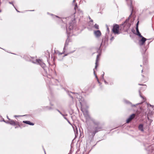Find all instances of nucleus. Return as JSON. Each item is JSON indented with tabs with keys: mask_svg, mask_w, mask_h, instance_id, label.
<instances>
[{
	"mask_svg": "<svg viewBox=\"0 0 154 154\" xmlns=\"http://www.w3.org/2000/svg\"><path fill=\"white\" fill-rule=\"evenodd\" d=\"M75 26V24L74 22L70 23L69 27L66 29V32L68 34L71 33V32H69V30L71 32V30L73 29L74 27Z\"/></svg>",
	"mask_w": 154,
	"mask_h": 154,
	"instance_id": "nucleus-3",
	"label": "nucleus"
},
{
	"mask_svg": "<svg viewBox=\"0 0 154 154\" xmlns=\"http://www.w3.org/2000/svg\"><path fill=\"white\" fill-rule=\"evenodd\" d=\"M132 119H131V118H129L126 121V122L127 123H128Z\"/></svg>",
	"mask_w": 154,
	"mask_h": 154,
	"instance_id": "nucleus-16",
	"label": "nucleus"
},
{
	"mask_svg": "<svg viewBox=\"0 0 154 154\" xmlns=\"http://www.w3.org/2000/svg\"><path fill=\"white\" fill-rule=\"evenodd\" d=\"M99 55H98L97 56V59H96V63H95V68L96 69L97 67V66H98V64H97V62H98V58L99 57Z\"/></svg>",
	"mask_w": 154,
	"mask_h": 154,
	"instance_id": "nucleus-12",
	"label": "nucleus"
},
{
	"mask_svg": "<svg viewBox=\"0 0 154 154\" xmlns=\"http://www.w3.org/2000/svg\"><path fill=\"white\" fill-rule=\"evenodd\" d=\"M95 76H96V78L97 79V81H98V82L99 83V82L98 80V78H97V76L96 75H95Z\"/></svg>",
	"mask_w": 154,
	"mask_h": 154,
	"instance_id": "nucleus-19",
	"label": "nucleus"
},
{
	"mask_svg": "<svg viewBox=\"0 0 154 154\" xmlns=\"http://www.w3.org/2000/svg\"><path fill=\"white\" fill-rule=\"evenodd\" d=\"M90 21H91V22H93V20H90Z\"/></svg>",
	"mask_w": 154,
	"mask_h": 154,
	"instance_id": "nucleus-23",
	"label": "nucleus"
},
{
	"mask_svg": "<svg viewBox=\"0 0 154 154\" xmlns=\"http://www.w3.org/2000/svg\"><path fill=\"white\" fill-rule=\"evenodd\" d=\"M96 132H95V133H94V134H95V133Z\"/></svg>",
	"mask_w": 154,
	"mask_h": 154,
	"instance_id": "nucleus-33",
	"label": "nucleus"
},
{
	"mask_svg": "<svg viewBox=\"0 0 154 154\" xmlns=\"http://www.w3.org/2000/svg\"><path fill=\"white\" fill-rule=\"evenodd\" d=\"M104 72H103V74L102 75V78L103 79V76L104 75Z\"/></svg>",
	"mask_w": 154,
	"mask_h": 154,
	"instance_id": "nucleus-17",
	"label": "nucleus"
},
{
	"mask_svg": "<svg viewBox=\"0 0 154 154\" xmlns=\"http://www.w3.org/2000/svg\"><path fill=\"white\" fill-rule=\"evenodd\" d=\"M104 82H105V83L106 84L107 83V82H106V81H105V80L104 81Z\"/></svg>",
	"mask_w": 154,
	"mask_h": 154,
	"instance_id": "nucleus-25",
	"label": "nucleus"
},
{
	"mask_svg": "<svg viewBox=\"0 0 154 154\" xmlns=\"http://www.w3.org/2000/svg\"><path fill=\"white\" fill-rule=\"evenodd\" d=\"M6 123H9V122H6Z\"/></svg>",
	"mask_w": 154,
	"mask_h": 154,
	"instance_id": "nucleus-24",
	"label": "nucleus"
},
{
	"mask_svg": "<svg viewBox=\"0 0 154 154\" xmlns=\"http://www.w3.org/2000/svg\"><path fill=\"white\" fill-rule=\"evenodd\" d=\"M139 22H137V26L136 27V30L137 32V35L139 36L140 37H142V36L141 35V34L140 33V32H139L138 28V23Z\"/></svg>",
	"mask_w": 154,
	"mask_h": 154,
	"instance_id": "nucleus-8",
	"label": "nucleus"
},
{
	"mask_svg": "<svg viewBox=\"0 0 154 154\" xmlns=\"http://www.w3.org/2000/svg\"><path fill=\"white\" fill-rule=\"evenodd\" d=\"M107 29L108 30H109V29H108V27H107Z\"/></svg>",
	"mask_w": 154,
	"mask_h": 154,
	"instance_id": "nucleus-30",
	"label": "nucleus"
},
{
	"mask_svg": "<svg viewBox=\"0 0 154 154\" xmlns=\"http://www.w3.org/2000/svg\"><path fill=\"white\" fill-rule=\"evenodd\" d=\"M143 70H142V72H143Z\"/></svg>",
	"mask_w": 154,
	"mask_h": 154,
	"instance_id": "nucleus-34",
	"label": "nucleus"
},
{
	"mask_svg": "<svg viewBox=\"0 0 154 154\" xmlns=\"http://www.w3.org/2000/svg\"><path fill=\"white\" fill-rule=\"evenodd\" d=\"M140 97H141L142 98H143L144 99L143 97L141 95H140Z\"/></svg>",
	"mask_w": 154,
	"mask_h": 154,
	"instance_id": "nucleus-22",
	"label": "nucleus"
},
{
	"mask_svg": "<svg viewBox=\"0 0 154 154\" xmlns=\"http://www.w3.org/2000/svg\"><path fill=\"white\" fill-rule=\"evenodd\" d=\"M73 128L74 130L75 137H76L78 134V131L77 130V128L76 126H75V129L74 127H73Z\"/></svg>",
	"mask_w": 154,
	"mask_h": 154,
	"instance_id": "nucleus-11",
	"label": "nucleus"
},
{
	"mask_svg": "<svg viewBox=\"0 0 154 154\" xmlns=\"http://www.w3.org/2000/svg\"><path fill=\"white\" fill-rule=\"evenodd\" d=\"M139 128L140 130L142 131H143V125H140L139 126Z\"/></svg>",
	"mask_w": 154,
	"mask_h": 154,
	"instance_id": "nucleus-13",
	"label": "nucleus"
},
{
	"mask_svg": "<svg viewBox=\"0 0 154 154\" xmlns=\"http://www.w3.org/2000/svg\"><path fill=\"white\" fill-rule=\"evenodd\" d=\"M18 116H14L15 117H18Z\"/></svg>",
	"mask_w": 154,
	"mask_h": 154,
	"instance_id": "nucleus-26",
	"label": "nucleus"
},
{
	"mask_svg": "<svg viewBox=\"0 0 154 154\" xmlns=\"http://www.w3.org/2000/svg\"><path fill=\"white\" fill-rule=\"evenodd\" d=\"M94 34L97 37H99L101 35V33L100 31L99 30L95 31L94 32Z\"/></svg>",
	"mask_w": 154,
	"mask_h": 154,
	"instance_id": "nucleus-6",
	"label": "nucleus"
},
{
	"mask_svg": "<svg viewBox=\"0 0 154 154\" xmlns=\"http://www.w3.org/2000/svg\"><path fill=\"white\" fill-rule=\"evenodd\" d=\"M94 27L96 29H99V26L96 24L94 25Z\"/></svg>",
	"mask_w": 154,
	"mask_h": 154,
	"instance_id": "nucleus-15",
	"label": "nucleus"
},
{
	"mask_svg": "<svg viewBox=\"0 0 154 154\" xmlns=\"http://www.w3.org/2000/svg\"><path fill=\"white\" fill-rule=\"evenodd\" d=\"M64 119H67L66 118V117H64Z\"/></svg>",
	"mask_w": 154,
	"mask_h": 154,
	"instance_id": "nucleus-31",
	"label": "nucleus"
},
{
	"mask_svg": "<svg viewBox=\"0 0 154 154\" xmlns=\"http://www.w3.org/2000/svg\"><path fill=\"white\" fill-rule=\"evenodd\" d=\"M94 74L95 75V71H94Z\"/></svg>",
	"mask_w": 154,
	"mask_h": 154,
	"instance_id": "nucleus-28",
	"label": "nucleus"
},
{
	"mask_svg": "<svg viewBox=\"0 0 154 154\" xmlns=\"http://www.w3.org/2000/svg\"><path fill=\"white\" fill-rule=\"evenodd\" d=\"M9 3L10 4H12V2H9Z\"/></svg>",
	"mask_w": 154,
	"mask_h": 154,
	"instance_id": "nucleus-27",
	"label": "nucleus"
},
{
	"mask_svg": "<svg viewBox=\"0 0 154 154\" xmlns=\"http://www.w3.org/2000/svg\"><path fill=\"white\" fill-rule=\"evenodd\" d=\"M23 122L24 123H25L27 124H28L30 125H34L33 123L29 121H23Z\"/></svg>",
	"mask_w": 154,
	"mask_h": 154,
	"instance_id": "nucleus-9",
	"label": "nucleus"
},
{
	"mask_svg": "<svg viewBox=\"0 0 154 154\" xmlns=\"http://www.w3.org/2000/svg\"><path fill=\"white\" fill-rule=\"evenodd\" d=\"M74 9L75 10H78V12L79 13V14L80 16H81V15H82L83 13L82 12V11L78 9L77 4V3H76L75 5Z\"/></svg>",
	"mask_w": 154,
	"mask_h": 154,
	"instance_id": "nucleus-7",
	"label": "nucleus"
},
{
	"mask_svg": "<svg viewBox=\"0 0 154 154\" xmlns=\"http://www.w3.org/2000/svg\"><path fill=\"white\" fill-rule=\"evenodd\" d=\"M113 33L115 34H119L120 33L119 31V26L117 24L114 25L112 29Z\"/></svg>",
	"mask_w": 154,
	"mask_h": 154,
	"instance_id": "nucleus-2",
	"label": "nucleus"
},
{
	"mask_svg": "<svg viewBox=\"0 0 154 154\" xmlns=\"http://www.w3.org/2000/svg\"><path fill=\"white\" fill-rule=\"evenodd\" d=\"M36 62L38 63L41 66L44 68L45 66V64L40 60H36Z\"/></svg>",
	"mask_w": 154,
	"mask_h": 154,
	"instance_id": "nucleus-4",
	"label": "nucleus"
},
{
	"mask_svg": "<svg viewBox=\"0 0 154 154\" xmlns=\"http://www.w3.org/2000/svg\"><path fill=\"white\" fill-rule=\"evenodd\" d=\"M9 123L10 124L12 125H15L16 124L15 122L14 121L11 119L9 120Z\"/></svg>",
	"mask_w": 154,
	"mask_h": 154,
	"instance_id": "nucleus-10",
	"label": "nucleus"
},
{
	"mask_svg": "<svg viewBox=\"0 0 154 154\" xmlns=\"http://www.w3.org/2000/svg\"><path fill=\"white\" fill-rule=\"evenodd\" d=\"M135 116V114H132L129 117V118H131V119H133Z\"/></svg>",
	"mask_w": 154,
	"mask_h": 154,
	"instance_id": "nucleus-14",
	"label": "nucleus"
},
{
	"mask_svg": "<svg viewBox=\"0 0 154 154\" xmlns=\"http://www.w3.org/2000/svg\"><path fill=\"white\" fill-rule=\"evenodd\" d=\"M75 0H73V2H75Z\"/></svg>",
	"mask_w": 154,
	"mask_h": 154,
	"instance_id": "nucleus-29",
	"label": "nucleus"
},
{
	"mask_svg": "<svg viewBox=\"0 0 154 154\" xmlns=\"http://www.w3.org/2000/svg\"><path fill=\"white\" fill-rule=\"evenodd\" d=\"M141 37L142 38V39L139 41V44L140 45H143L146 40V39L144 37L142 36V37Z\"/></svg>",
	"mask_w": 154,
	"mask_h": 154,
	"instance_id": "nucleus-5",
	"label": "nucleus"
},
{
	"mask_svg": "<svg viewBox=\"0 0 154 154\" xmlns=\"http://www.w3.org/2000/svg\"><path fill=\"white\" fill-rule=\"evenodd\" d=\"M81 104V110L82 112L84 115L85 118H86L87 121H88L90 119H91L93 122L94 124L96 125H98L99 124V122L96 121L95 120L93 119H91L90 116H89L87 110L84 108L81 102H80Z\"/></svg>",
	"mask_w": 154,
	"mask_h": 154,
	"instance_id": "nucleus-1",
	"label": "nucleus"
},
{
	"mask_svg": "<svg viewBox=\"0 0 154 154\" xmlns=\"http://www.w3.org/2000/svg\"><path fill=\"white\" fill-rule=\"evenodd\" d=\"M63 116H64V115L62 114L59 111H58Z\"/></svg>",
	"mask_w": 154,
	"mask_h": 154,
	"instance_id": "nucleus-21",
	"label": "nucleus"
},
{
	"mask_svg": "<svg viewBox=\"0 0 154 154\" xmlns=\"http://www.w3.org/2000/svg\"><path fill=\"white\" fill-rule=\"evenodd\" d=\"M128 20H129V19H127L126 20V21L125 22V23H126L128 21Z\"/></svg>",
	"mask_w": 154,
	"mask_h": 154,
	"instance_id": "nucleus-18",
	"label": "nucleus"
},
{
	"mask_svg": "<svg viewBox=\"0 0 154 154\" xmlns=\"http://www.w3.org/2000/svg\"><path fill=\"white\" fill-rule=\"evenodd\" d=\"M7 118L9 120H11V119H9V118H8V116H7Z\"/></svg>",
	"mask_w": 154,
	"mask_h": 154,
	"instance_id": "nucleus-20",
	"label": "nucleus"
},
{
	"mask_svg": "<svg viewBox=\"0 0 154 154\" xmlns=\"http://www.w3.org/2000/svg\"><path fill=\"white\" fill-rule=\"evenodd\" d=\"M133 106H135V105H133Z\"/></svg>",
	"mask_w": 154,
	"mask_h": 154,
	"instance_id": "nucleus-35",
	"label": "nucleus"
},
{
	"mask_svg": "<svg viewBox=\"0 0 154 154\" xmlns=\"http://www.w3.org/2000/svg\"><path fill=\"white\" fill-rule=\"evenodd\" d=\"M3 121H4V122H5V120H4V119H3Z\"/></svg>",
	"mask_w": 154,
	"mask_h": 154,
	"instance_id": "nucleus-32",
	"label": "nucleus"
}]
</instances>
